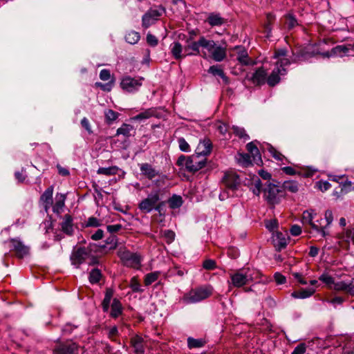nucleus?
Wrapping results in <instances>:
<instances>
[{
    "label": "nucleus",
    "mask_w": 354,
    "mask_h": 354,
    "mask_svg": "<svg viewBox=\"0 0 354 354\" xmlns=\"http://www.w3.org/2000/svg\"><path fill=\"white\" fill-rule=\"evenodd\" d=\"M272 58L276 59V62L270 75L267 77V71L263 67L257 68L251 77L254 84L263 85L267 82L269 86H274L286 75V67L290 64L287 50L283 48L276 50Z\"/></svg>",
    "instance_id": "nucleus-1"
},
{
    "label": "nucleus",
    "mask_w": 354,
    "mask_h": 354,
    "mask_svg": "<svg viewBox=\"0 0 354 354\" xmlns=\"http://www.w3.org/2000/svg\"><path fill=\"white\" fill-rule=\"evenodd\" d=\"M212 292L213 288L212 286H201L191 289L183 295L180 300L185 304H196L209 297Z\"/></svg>",
    "instance_id": "nucleus-2"
},
{
    "label": "nucleus",
    "mask_w": 354,
    "mask_h": 354,
    "mask_svg": "<svg viewBox=\"0 0 354 354\" xmlns=\"http://www.w3.org/2000/svg\"><path fill=\"white\" fill-rule=\"evenodd\" d=\"M199 158L200 157L196 155L189 157L181 155L178 158L177 165L180 167H185L188 171L196 172L203 168L206 164L205 158L201 160H200Z\"/></svg>",
    "instance_id": "nucleus-3"
},
{
    "label": "nucleus",
    "mask_w": 354,
    "mask_h": 354,
    "mask_svg": "<svg viewBox=\"0 0 354 354\" xmlns=\"http://www.w3.org/2000/svg\"><path fill=\"white\" fill-rule=\"evenodd\" d=\"M265 199L270 204H277L280 201L282 192L279 186L272 182L266 183L263 189Z\"/></svg>",
    "instance_id": "nucleus-4"
},
{
    "label": "nucleus",
    "mask_w": 354,
    "mask_h": 354,
    "mask_svg": "<svg viewBox=\"0 0 354 354\" xmlns=\"http://www.w3.org/2000/svg\"><path fill=\"white\" fill-rule=\"evenodd\" d=\"M231 282H229V285H232L236 288H241L243 286L249 283L252 281L251 274H249L248 270H239L234 273L230 274Z\"/></svg>",
    "instance_id": "nucleus-5"
},
{
    "label": "nucleus",
    "mask_w": 354,
    "mask_h": 354,
    "mask_svg": "<svg viewBox=\"0 0 354 354\" xmlns=\"http://www.w3.org/2000/svg\"><path fill=\"white\" fill-rule=\"evenodd\" d=\"M165 12V8L160 6L149 9L142 17V25L145 28L153 24Z\"/></svg>",
    "instance_id": "nucleus-6"
},
{
    "label": "nucleus",
    "mask_w": 354,
    "mask_h": 354,
    "mask_svg": "<svg viewBox=\"0 0 354 354\" xmlns=\"http://www.w3.org/2000/svg\"><path fill=\"white\" fill-rule=\"evenodd\" d=\"M118 254L127 266L138 268L140 264V258L136 253H132L125 249H120Z\"/></svg>",
    "instance_id": "nucleus-7"
},
{
    "label": "nucleus",
    "mask_w": 354,
    "mask_h": 354,
    "mask_svg": "<svg viewBox=\"0 0 354 354\" xmlns=\"http://www.w3.org/2000/svg\"><path fill=\"white\" fill-rule=\"evenodd\" d=\"M159 200V191L151 192L147 198L140 203L139 209L145 213H149L155 208V205Z\"/></svg>",
    "instance_id": "nucleus-8"
},
{
    "label": "nucleus",
    "mask_w": 354,
    "mask_h": 354,
    "mask_svg": "<svg viewBox=\"0 0 354 354\" xmlns=\"http://www.w3.org/2000/svg\"><path fill=\"white\" fill-rule=\"evenodd\" d=\"M143 78H133L130 76L124 77L120 82L121 88L127 92L133 93L138 91L142 84Z\"/></svg>",
    "instance_id": "nucleus-9"
},
{
    "label": "nucleus",
    "mask_w": 354,
    "mask_h": 354,
    "mask_svg": "<svg viewBox=\"0 0 354 354\" xmlns=\"http://www.w3.org/2000/svg\"><path fill=\"white\" fill-rule=\"evenodd\" d=\"M288 237V233L287 231H284L283 232L279 231L273 232L272 241L274 246L278 251H280L286 247Z\"/></svg>",
    "instance_id": "nucleus-10"
},
{
    "label": "nucleus",
    "mask_w": 354,
    "mask_h": 354,
    "mask_svg": "<svg viewBox=\"0 0 354 354\" xmlns=\"http://www.w3.org/2000/svg\"><path fill=\"white\" fill-rule=\"evenodd\" d=\"M12 250L15 252L17 257L21 259L29 254L30 248L26 245L19 239H11Z\"/></svg>",
    "instance_id": "nucleus-11"
},
{
    "label": "nucleus",
    "mask_w": 354,
    "mask_h": 354,
    "mask_svg": "<svg viewBox=\"0 0 354 354\" xmlns=\"http://www.w3.org/2000/svg\"><path fill=\"white\" fill-rule=\"evenodd\" d=\"M314 212L313 210H306L303 212L302 221L304 223L309 224L313 229L319 232L323 237H325L328 233L323 230L322 227H319L318 224H316L314 221Z\"/></svg>",
    "instance_id": "nucleus-12"
},
{
    "label": "nucleus",
    "mask_w": 354,
    "mask_h": 354,
    "mask_svg": "<svg viewBox=\"0 0 354 354\" xmlns=\"http://www.w3.org/2000/svg\"><path fill=\"white\" fill-rule=\"evenodd\" d=\"M212 149V144L209 138H205L201 140L195 150V155L197 156L205 157L210 154Z\"/></svg>",
    "instance_id": "nucleus-13"
},
{
    "label": "nucleus",
    "mask_w": 354,
    "mask_h": 354,
    "mask_svg": "<svg viewBox=\"0 0 354 354\" xmlns=\"http://www.w3.org/2000/svg\"><path fill=\"white\" fill-rule=\"evenodd\" d=\"M89 257L88 251L84 248H80L73 252L71 260L72 264L78 267Z\"/></svg>",
    "instance_id": "nucleus-14"
},
{
    "label": "nucleus",
    "mask_w": 354,
    "mask_h": 354,
    "mask_svg": "<svg viewBox=\"0 0 354 354\" xmlns=\"http://www.w3.org/2000/svg\"><path fill=\"white\" fill-rule=\"evenodd\" d=\"M225 185L232 190H235L240 185L241 180L239 176L233 171L226 173L223 178Z\"/></svg>",
    "instance_id": "nucleus-15"
},
{
    "label": "nucleus",
    "mask_w": 354,
    "mask_h": 354,
    "mask_svg": "<svg viewBox=\"0 0 354 354\" xmlns=\"http://www.w3.org/2000/svg\"><path fill=\"white\" fill-rule=\"evenodd\" d=\"M333 290L336 291H342L350 296H354V283L352 281H337L335 284Z\"/></svg>",
    "instance_id": "nucleus-16"
},
{
    "label": "nucleus",
    "mask_w": 354,
    "mask_h": 354,
    "mask_svg": "<svg viewBox=\"0 0 354 354\" xmlns=\"http://www.w3.org/2000/svg\"><path fill=\"white\" fill-rule=\"evenodd\" d=\"M53 187L50 186L47 188L41 196L40 201L46 212H47L53 205Z\"/></svg>",
    "instance_id": "nucleus-17"
},
{
    "label": "nucleus",
    "mask_w": 354,
    "mask_h": 354,
    "mask_svg": "<svg viewBox=\"0 0 354 354\" xmlns=\"http://www.w3.org/2000/svg\"><path fill=\"white\" fill-rule=\"evenodd\" d=\"M246 185L254 195L257 196L260 195L262 190V184L258 176H254L252 177L251 179L246 183Z\"/></svg>",
    "instance_id": "nucleus-18"
},
{
    "label": "nucleus",
    "mask_w": 354,
    "mask_h": 354,
    "mask_svg": "<svg viewBox=\"0 0 354 354\" xmlns=\"http://www.w3.org/2000/svg\"><path fill=\"white\" fill-rule=\"evenodd\" d=\"M77 345L74 343L62 344L55 348L54 354H77Z\"/></svg>",
    "instance_id": "nucleus-19"
},
{
    "label": "nucleus",
    "mask_w": 354,
    "mask_h": 354,
    "mask_svg": "<svg viewBox=\"0 0 354 354\" xmlns=\"http://www.w3.org/2000/svg\"><path fill=\"white\" fill-rule=\"evenodd\" d=\"M233 50H235L237 54L236 59L239 62L244 66L250 64L248 53L245 47L242 46H236L234 47Z\"/></svg>",
    "instance_id": "nucleus-20"
},
{
    "label": "nucleus",
    "mask_w": 354,
    "mask_h": 354,
    "mask_svg": "<svg viewBox=\"0 0 354 354\" xmlns=\"http://www.w3.org/2000/svg\"><path fill=\"white\" fill-rule=\"evenodd\" d=\"M352 46L353 44L337 46L332 48V54H333L334 56L338 57L354 55V54L351 53V52L353 51Z\"/></svg>",
    "instance_id": "nucleus-21"
},
{
    "label": "nucleus",
    "mask_w": 354,
    "mask_h": 354,
    "mask_svg": "<svg viewBox=\"0 0 354 354\" xmlns=\"http://www.w3.org/2000/svg\"><path fill=\"white\" fill-rule=\"evenodd\" d=\"M141 174L149 180L159 175V172L156 171L151 165L149 163H142L140 165Z\"/></svg>",
    "instance_id": "nucleus-22"
},
{
    "label": "nucleus",
    "mask_w": 354,
    "mask_h": 354,
    "mask_svg": "<svg viewBox=\"0 0 354 354\" xmlns=\"http://www.w3.org/2000/svg\"><path fill=\"white\" fill-rule=\"evenodd\" d=\"M226 56V48L221 46H216L211 53V57L218 62L223 61Z\"/></svg>",
    "instance_id": "nucleus-23"
},
{
    "label": "nucleus",
    "mask_w": 354,
    "mask_h": 354,
    "mask_svg": "<svg viewBox=\"0 0 354 354\" xmlns=\"http://www.w3.org/2000/svg\"><path fill=\"white\" fill-rule=\"evenodd\" d=\"M62 230L66 234L71 235L73 232V218L71 215L65 214L61 224Z\"/></svg>",
    "instance_id": "nucleus-24"
},
{
    "label": "nucleus",
    "mask_w": 354,
    "mask_h": 354,
    "mask_svg": "<svg viewBox=\"0 0 354 354\" xmlns=\"http://www.w3.org/2000/svg\"><path fill=\"white\" fill-rule=\"evenodd\" d=\"M207 21L211 26H220L224 24L226 20L220 14L211 12L207 19Z\"/></svg>",
    "instance_id": "nucleus-25"
},
{
    "label": "nucleus",
    "mask_w": 354,
    "mask_h": 354,
    "mask_svg": "<svg viewBox=\"0 0 354 354\" xmlns=\"http://www.w3.org/2000/svg\"><path fill=\"white\" fill-rule=\"evenodd\" d=\"M131 344L136 354H144L143 339L141 337L138 335L134 336L131 339Z\"/></svg>",
    "instance_id": "nucleus-26"
},
{
    "label": "nucleus",
    "mask_w": 354,
    "mask_h": 354,
    "mask_svg": "<svg viewBox=\"0 0 354 354\" xmlns=\"http://www.w3.org/2000/svg\"><path fill=\"white\" fill-rule=\"evenodd\" d=\"M170 50L173 57L177 59H181L183 57H186L185 55H183V46L178 41H174L170 45Z\"/></svg>",
    "instance_id": "nucleus-27"
},
{
    "label": "nucleus",
    "mask_w": 354,
    "mask_h": 354,
    "mask_svg": "<svg viewBox=\"0 0 354 354\" xmlns=\"http://www.w3.org/2000/svg\"><path fill=\"white\" fill-rule=\"evenodd\" d=\"M191 39H187V46L185 48V52L189 50H192L193 52H188L186 53V55H196L200 53L199 48L201 47V44H199V39L197 41H192L189 42Z\"/></svg>",
    "instance_id": "nucleus-28"
},
{
    "label": "nucleus",
    "mask_w": 354,
    "mask_h": 354,
    "mask_svg": "<svg viewBox=\"0 0 354 354\" xmlns=\"http://www.w3.org/2000/svg\"><path fill=\"white\" fill-rule=\"evenodd\" d=\"M315 292L313 288L301 289L299 291L293 292L291 296L296 299H306L313 295Z\"/></svg>",
    "instance_id": "nucleus-29"
},
{
    "label": "nucleus",
    "mask_w": 354,
    "mask_h": 354,
    "mask_svg": "<svg viewBox=\"0 0 354 354\" xmlns=\"http://www.w3.org/2000/svg\"><path fill=\"white\" fill-rule=\"evenodd\" d=\"M66 197L64 194H57L56 201L53 207V212L57 214H60L65 205Z\"/></svg>",
    "instance_id": "nucleus-30"
},
{
    "label": "nucleus",
    "mask_w": 354,
    "mask_h": 354,
    "mask_svg": "<svg viewBox=\"0 0 354 354\" xmlns=\"http://www.w3.org/2000/svg\"><path fill=\"white\" fill-rule=\"evenodd\" d=\"M155 115V110L153 109H149L145 111L133 116L131 120L133 121H142L149 119Z\"/></svg>",
    "instance_id": "nucleus-31"
},
{
    "label": "nucleus",
    "mask_w": 354,
    "mask_h": 354,
    "mask_svg": "<svg viewBox=\"0 0 354 354\" xmlns=\"http://www.w3.org/2000/svg\"><path fill=\"white\" fill-rule=\"evenodd\" d=\"M199 44H201L202 48L207 49L210 54L216 46V43L213 40L207 39L204 37H201L199 38Z\"/></svg>",
    "instance_id": "nucleus-32"
},
{
    "label": "nucleus",
    "mask_w": 354,
    "mask_h": 354,
    "mask_svg": "<svg viewBox=\"0 0 354 354\" xmlns=\"http://www.w3.org/2000/svg\"><path fill=\"white\" fill-rule=\"evenodd\" d=\"M113 295V290L111 288H107L105 292V296L102 301V308L104 312H107L109 308V304L111 300V298Z\"/></svg>",
    "instance_id": "nucleus-33"
},
{
    "label": "nucleus",
    "mask_w": 354,
    "mask_h": 354,
    "mask_svg": "<svg viewBox=\"0 0 354 354\" xmlns=\"http://www.w3.org/2000/svg\"><path fill=\"white\" fill-rule=\"evenodd\" d=\"M122 305L119 300L114 299L111 305V315L116 318L122 313Z\"/></svg>",
    "instance_id": "nucleus-34"
},
{
    "label": "nucleus",
    "mask_w": 354,
    "mask_h": 354,
    "mask_svg": "<svg viewBox=\"0 0 354 354\" xmlns=\"http://www.w3.org/2000/svg\"><path fill=\"white\" fill-rule=\"evenodd\" d=\"M346 187H351V183L350 181L346 182L344 185H341L337 187L333 192V196H335L337 198H341L343 195L347 193L348 190L346 189Z\"/></svg>",
    "instance_id": "nucleus-35"
},
{
    "label": "nucleus",
    "mask_w": 354,
    "mask_h": 354,
    "mask_svg": "<svg viewBox=\"0 0 354 354\" xmlns=\"http://www.w3.org/2000/svg\"><path fill=\"white\" fill-rule=\"evenodd\" d=\"M283 187L291 193H296L299 190V184L295 180H287L283 183Z\"/></svg>",
    "instance_id": "nucleus-36"
},
{
    "label": "nucleus",
    "mask_w": 354,
    "mask_h": 354,
    "mask_svg": "<svg viewBox=\"0 0 354 354\" xmlns=\"http://www.w3.org/2000/svg\"><path fill=\"white\" fill-rule=\"evenodd\" d=\"M340 239L347 243L354 244V228L347 229L342 235Z\"/></svg>",
    "instance_id": "nucleus-37"
},
{
    "label": "nucleus",
    "mask_w": 354,
    "mask_h": 354,
    "mask_svg": "<svg viewBox=\"0 0 354 354\" xmlns=\"http://www.w3.org/2000/svg\"><path fill=\"white\" fill-rule=\"evenodd\" d=\"M119 168L116 166H112L109 167H100L97 173L98 174H103L106 176L115 175L118 173Z\"/></svg>",
    "instance_id": "nucleus-38"
},
{
    "label": "nucleus",
    "mask_w": 354,
    "mask_h": 354,
    "mask_svg": "<svg viewBox=\"0 0 354 354\" xmlns=\"http://www.w3.org/2000/svg\"><path fill=\"white\" fill-rule=\"evenodd\" d=\"M140 36L138 32L130 31L125 36V40L130 44H136L140 40Z\"/></svg>",
    "instance_id": "nucleus-39"
},
{
    "label": "nucleus",
    "mask_w": 354,
    "mask_h": 354,
    "mask_svg": "<svg viewBox=\"0 0 354 354\" xmlns=\"http://www.w3.org/2000/svg\"><path fill=\"white\" fill-rule=\"evenodd\" d=\"M169 207L171 209L180 207L183 204L182 197L177 195H173L168 201Z\"/></svg>",
    "instance_id": "nucleus-40"
},
{
    "label": "nucleus",
    "mask_w": 354,
    "mask_h": 354,
    "mask_svg": "<svg viewBox=\"0 0 354 354\" xmlns=\"http://www.w3.org/2000/svg\"><path fill=\"white\" fill-rule=\"evenodd\" d=\"M133 130V127L130 124H123L116 131V135H122L124 137L130 136V133Z\"/></svg>",
    "instance_id": "nucleus-41"
},
{
    "label": "nucleus",
    "mask_w": 354,
    "mask_h": 354,
    "mask_svg": "<svg viewBox=\"0 0 354 354\" xmlns=\"http://www.w3.org/2000/svg\"><path fill=\"white\" fill-rule=\"evenodd\" d=\"M232 129L234 133L241 139L248 140L250 139L249 136L246 133L244 128L238 126H233Z\"/></svg>",
    "instance_id": "nucleus-42"
},
{
    "label": "nucleus",
    "mask_w": 354,
    "mask_h": 354,
    "mask_svg": "<svg viewBox=\"0 0 354 354\" xmlns=\"http://www.w3.org/2000/svg\"><path fill=\"white\" fill-rule=\"evenodd\" d=\"M319 279L323 283H326L330 288L335 287V281L333 277L328 275V274L324 273L319 277Z\"/></svg>",
    "instance_id": "nucleus-43"
},
{
    "label": "nucleus",
    "mask_w": 354,
    "mask_h": 354,
    "mask_svg": "<svg viewBox=\"0 0 354 354\" xmlns=\"http://www.w3.org/2000/svg\"><path fill=\"white\" fill-rule=\"evenodd\" d=\"M247 149L249 153L252 155L253 160H256L257 158L260 159L259 151L257 147L254 144L253 142H249L247 146Z\"/></svg>",
    "instance_id": "nucleus-44"
},
{
    "label": "nucleus",
    "mask_w": 354,
    "mask_h": 354,
    "mask_svg": "<svg viewBox=\"0 0 354 354\" xmlns=\"http://www.w3.org/2000/svg\"><path fill=\"white\" fill-rule=\"evenodd\" d=\"M101 277V271L99 269H93L89 274V281L91 283H96L100 281Z\"/></svg>",
    "instance_id": "nucleus-45"
},
{
    "label": "nucleus",
    "mask_w": 354,
    "mask_h": 354,
    "mask_svg": "<svg viewBox=\"0 0 354 354\" xmlns=\"http://www.w3.org/2000/svg\"><path fill=\"white\" fill-rule=\"evenodd\" d=\"M160 275L159 272H153L148 273L145 278V283L146 286H149L152 283L155 282Z\"/></svg>",
    "instance_id": "nucleus-46"
},
{
    "label": "nucleus",
    "mask_w": 354,
    "mask_h": 354,
    "mask_svg": "<svg viewBox=\"0 0 354 354\" xmlns=\"http://www.w3.org/2000/svg\"><path fill=\"white\" fill-rule=\"evenodd\" d=\"M285 17L286 18V24L289 29H292L298 25L297 20L293 15L289 13Z\"/></svg>",
    "instance_id": "nucleus-47"
},
{
    "label": "nucleus",
    "mask_w": 354,
    "mask_h": 354,
    "mask_svg": "<svg viewBox=\"0 0 354 354\" xmlns=\"http://www.w3.org/2000/svg\"><path fill=\"white\" fill-rule=\"evenodd\" d=\"M178 147L180 151L184 152H189L191 151L190 146L184 138L178 139Z\"/></svg>",
    "instance_id": "nucleus-48"
},
{
    "label": "nucleus",
    "mask_w": 354,
    "mask_h": 354,
    "mask_svg": "<svg viewBox=\"0 0 354 354\" xmlns=\"http://www.w3.org/2000/svg\"><path fill=\"white\" fill-rule=\"evenodd\" d=\"M188 346L190 348H200L203 346V342L201 339H196L192 337H189L187 339Z\"/></svg>",
    "instance_id": "nucleus-49"
},
{
    "label": "nucleus",
    "mask_w": 354,
    "mask_h": 354,
    "mask_svg": "<svg viewBox=\"0 0 354 354\" xmlns=\"http://www.w3.org/2000/svg\"><path fill=\"white\" fill-rule=\"evenodd\" d=\"M104 115L108 122L115 121L118 118V113L111 109L105 111Z\"/></svg>",
    "instance_id": "nucleus-50"
},
{
    "label": "nucleus",
    "mask_w": 354,
    "mask_h": 354,
    "mask_svg": "<svg viewBox=\"0 0 354 354\" xmlns=\"http://www.w3.org/2000/svg\"><path fill=\"white\" fill-rule=\"evenodd\" d=\"M315 187L322 192H325L331 187V185L326 180H319L316 183Z\"/></svg>",
    "instance_id": "nucleus-51"
},
{
    "label": "nucleus",
    "mask_w": 354,
    "mask_h": 354,
    "mask_svg": "<svg viewBox=\"0 0 354 354\" xmlns=\"http://www.w3.org/2000/svg\"><path fill=\"white\" fill-rule=\"evenodd\" d=\"M163 236L165 237L167 243H171L175 239V233L172 230H167L163 232Z\"/></svg>",
    "instance_id": "nucleus-52"
},
{
    "label": "nucleus",
    "mask_w": 354,
    "mask_h": 354,
    "mask_svg": "<svg viewBox=\"0 0 354 354\" xmlns=\"http://www.w3.org/2000/svg\"><path fill=\"white\" fill-rule=\"evenodd\" d=\"M203 267L207 270H214L216 268V261L212 259H207L204 261Z\"/></svg>",
    "instance_id": "nucleus-53"
},
{
    "label": "nucleus",
    "mask_w": 354,
    "mask_h": 354,
    "mask_svg": "<svg viewBox=\"0 0 354 354\" xmlns=\"http://www.w3.org/2000/svg\"><path fill=\"white\" fill-rule=\"evenodd\" d=\"M208 72L213 75H223V71L221 68L219 66L214 65L209 68Z\"/></svg>",
    "instance_id": "nucleus-54"
},
{
    "label": "nucleus",
    "mask_w": 354,
    "mask_h": 354,
    "mask_svg": "<svg viewBox=\"0 0 354 354\" xmlns=\"http://www.w3.org/2000/svg\"><path fill=\"white\" fill-rule=\"evenodd\" d=\"M101 225V222L95 217H89L86 221V227H97Z\"/></svg>",
    "instance_id": "nucleus-55"
},
{
    "label": "nucleus",
    "mask_w": 354,
    "mask_h": 354,
    "mask_svg": "<svg viewBox=\"0 0 354 354\" xmlns=\"http://www.w3.org/2000/svg\"><path fill=\"white\" fill-rule=\"evenodd\" d=\"M268 151L270 153V154L274 158H275L277 160H282L283 158V156L279 151H277L276 149H274L273 147L270 146L268 147Z\"/></svg>",
    "instance_id": "nucleus-56"
},
{
    "label": "nucleus",
    "mask_w": 354,
    "mask_h": 354,
    "mask_svg": "<svg viewBox=\"0 0 354 354\" xmlns=\"http://www.w3.org/2000/svg\"><path fill=\"white\" fill-rule=\"evenodd\" d=\"M130 287L133 292L141 291L140 284L136 277H133L130 281Z\"/></svg>",
    "instance_id": "nucleus-57"
},
{
    "label": "nucleus",
    "mask_w": 354,
    "mask_h": 354,
    "mask_svg": "<svg viewBox=\"0 0 354 354\" xmlns=\"http://www.w3.org/2000/svg\"><path fill=\"white\" fill-rule=\"evenodd\" d=\"M277 226H278V223H277V220H275V219L268 221L266 223V228L268 230L272 231V232H274V230L276 228H277Z\"/></svg>",
    "instance_id": "nucleus-58"
},
{
    "label": "nucleus",
    "mask_w": 354,
    "mask_h": 354,
    "mask_svg": "<svg viewBox=\"0 0 354 354\" xmlns=\"http://www.w3.org/2000/svg\"><path fill=\"white\" fill-rule=\"evenodd\" d=\"M325 220L326 221V224L325 227H328L333 223V215L331 210L328 209L325 212Z\"/></svg>",
    "instance_id": "nucleus-59"
},
{
    "label": "nucleus",
    "mask_w": 354,
    "mask_h": 354,
    "mask_svg": "<svg viewBox=\"0 0 354 354\" xmlns=\"http://www.w3.org/2000/svg\"><path fill=\"white\" fill-rule=\"evenodd\" d=\"M147 41L151 46H156L158 44L157 38L150 33L147 35Z\"/></svg>",
    "instance_id": "nucleus-60"
},
{
    "label": "nucleus",
    "mask_w": 354,
    "mask_h": 354,
    "mask_svg": "<svg viewBox=\"0 0 354 354\" xmlns=\"http://www.w3.org/2000/svg\"><path fill=\"white\" fill-rule=\"evenodd\" d=\"M113 84V81H111L106 84H102L100 82H97L96 85L99 87H100L103 91H110L112 86Z\"/></svg>",
    "instance_id": "nucleus-61"
},
{
    "label": "nucleus",
    "mask_w": 354,
    "mask_h": 354,
    "mask_svg": "<svg viewBox=\"0 0 354 354\" xmlns=\"http://www.w3.org/2000/svg\"><path fill=\"white\" fill-rule=\"evenodd\" d=\"M100 77L103 81L109 80L111 77L110 71L107 69H102L100 73Z\"/></svg>",
    "instance_id": "nucleus-62"
},
{
    "label": "nucleus",
    "mask_w": 354,
    "mask_h": 354,
    "mask_svg": "<svg viewBox=\"0 0 354 354\" xmlns=\"http://www.w3.org/2000/svg\"><path fill=\"white\" fill-rule=\"evenodd\" d=\"M306 352V346L304 344H299L295 347L292 354H304Z\"/></svg>",
    "instance_id": "nucleus-63"
},
{
    "label": "nucleus",
    "mask_w": 354,
    "mask_h": 354,
    "mask_svg": "<svg viewBox=\"0 0 354 354\" xmlns=\"http://www.w3.org/2000/svg\"><path fill=\"white\" fill-rule=\"evenodd\" d=\"M274 277L277 284H283L286 281V277L279 272L275 273Z\"/></svg>",
    "instance_id": "nucleus-64"
}]
</instances>
